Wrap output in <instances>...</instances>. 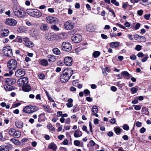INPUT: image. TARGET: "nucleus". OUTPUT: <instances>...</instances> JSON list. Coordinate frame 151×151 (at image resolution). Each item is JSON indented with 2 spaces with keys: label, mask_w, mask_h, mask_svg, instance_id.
I'll return each instance as SVG.
<instances>
[{
  "label": "nucleus",
  "mask_w": 151,
  "mask_h": 151,
  "mask_svg": "<svg viewBox=\"0 0 151 151\" xmlns=\"http://www.w3.org/2000/svg\"><path fill=\"white\" fill-rule=\"evenodd\" d=\"M16 126L18 128L21 129L23 127V123L21 121H17L15 122Z\"/></svg>",
  "instance_id": "obj_19"
},
{
  "label": "nucleus",
  "mask_w": 151,
  "mask_h": 151,
  "mask_svg": "<svg viewBox=\"0 0 151 151\" xmlns=\"http://www.w3.org/2000/svg\"><path fill=\"white\" fill-rule=\"evenodd\" d=\"M51 28L55 31H58L59 30V28L55 25L52 26Z\"/></svg>",
  "instance_id": "obj_49"
},
{
  "label": "nucleus",
  "mask_w": 151,
  "mask_h": 151,
  "mask_svg": "<svg viewBox=\"0 0 151 151\" xmlns=\"http://www.w3.org/2000/svg\"><path fill=\"white\" fill-rule=\"evenodd\" d=\"M38 77L39 79H43L44 78L45 76L44 74L40 73L39 74L38 76Z\"/></svg>",
  "instance_id": "obj_47"
},
{
  "label": "nucleus",
  "mask_w": 151,
  "mask_h": 151,
  "mask_svg": "<svg viewBox=\"0 0 151 151\" xmlns=\"http://www.w3.org/2000/svg\"><path fill=\"white\" fill-rule=\"evenodd\" d=\"M142 47V46L138 45H136L135 49L136 50L139 51L141 50Z\"/></svg>",
  "instance_id": "obj_44"
},
{
  "label": "nucleus",
  "mask_w": 151,
  "mask_h": 151,
  "mask_svg": "<svg viewBox=\"0 0 151 151\" xmlns=\"http://www.w3.org/2000/svg\"><path fill=\"white\" fill-rule=\"evenodd\" d=\"M86 29L89 32H92L94 30L93 25L91 24L87 25L86 26Z\"/></svg>",
  "instance_id": "obj_17"
},
{
  "label": "nucleus",
  "mask_w": 151,
  "mask_h": 151,
  "mask_svg": "<svg viewBox=\"0 0 151 151\" xmlns=\"http://www.w3.org/2000/svg\"><path fill=\"white\" fill-rule=\"evenodd\" d=\"M25 71L21 69H20L15 72L16 76L17 77H21L24 76L25 74Z\"/></svg>",
  "instance_id": "obj_14"
},
{
  "label": "nucleus",
  "mask_w": 151,
  "mask_h": 151,
  "mask_svg": "<svg viewBox=\"0 0 151 151\" xmlns=\"http://www.w3.org/2000/svg\"><path fill=\"white\" fill-rule=\"evenodd\" d=\"M119 42H113L110 44V47L112 48H116L119 46Z\"/></svg>",
  "instance_id": "obj_21"
},
{
  "label": "nucleus",
  "mask_w": 151,
  "mask_h": 151,
  "mask_svg": "<svg viewBox=\"0 0 151 151\" xmlns=\"http://www.w3.org/2000/svg\"><path fill=\"white\" fill-rule=\"evenodd\" d=\"M10 140L11 142L14 143L16 145H19L20 143L18 140L17 139H15L12 138L10 139Z\"/></svg>",
  "instance_id": "obj_32"
},
{
  "label": "nucleus",
  "mask_w": 151,
  "mask_h": 151,
  "mask_svg": "<svg viewBox=\"0 0 151 151\" xmlns=\"http://www.w3.org/2000/svg\"><path fill=\"white\" fill-rule=\"evenodd\" d=\"M150 14H145L144 16V18L146 20H149L150 17Z\"/></svg>",
  "instance_id": "obj_52"
},
{
  "label": "nucleus",
  "mask_w": 151,
  "mask_h": 151,
  "mask_svg": "<svg viewBox=\"0 0 151 151\" xmlns=\"http://www.w3.org/2000/svg\"><path fill=\"white\" fill-rule=\"evenodd\" d=\"M114 130L117 134H119L120 133L121 131L122 130V129L119 127H115L114 128Z\"/></svg>",
  "instance_id": "obj_26"
},
{
  "label": "nucleus",
  "mask_w": 151,
  "mask_h": 151,
  "mask_svg": "<svg viewBox=\"0 0 151 151\" xmlns=\"http://www.w3.org/2000/svg\"><path fill=\"white\" fill-rule=\"evenodd\" d=\"M40 64L42 65L46 66L48 65L47 61L45 59H43L40 61Z\"/></svg>",
  "instance_id": "obj_34"
},
{
  "label": "nucleus",
  "mask_w": 151,
  "mask_h": 151,
  "mask_svg": "<svg viewBox=\"0 0 151 151\" xmlns=\"http://www.w3.org/2000/svg\"><path fill=\"white\" fill-rule=\"evenodd\" d=\"M9 32V30L7 29H5L4 30V31L1 34V35L2 37H6L7 36Z\"/></svg>",
  "instance_id": "obj_29"
},
{
  "label": "nucleus",
  "mask_w": 151,
  "mask_h": 151,
  "mask_svg": "<svg viewBox=\"0 0 151 151\" xmlns=\"http://www.w3.org/2000/svg\"><path fill=\"white\" fill-rule=\"evenodd\" d=\"M83 92L85 96H89L90 95V91L88 89H85L84 90Z\"/></svg>",
  "instance_id": "obj_41"
},
{
  "label": "nucleus",
  "mask_w": 151,
  "mask_h": 151,
  "mask_svg": "<svg viewBox=\"0 0 151 151\" xmlns=\"http://www.w3.org/2000/svg\"><path fill=\"white\" fill-rule=\"evenodd\" d=\"M38 121L39 122L44 121L45 120V116L44 113L40 114L38 116Z\"/></svg>",
  "instance_id": "obj_18"
},
{
  "label": "nucleus",
  "mask_w": 151,
  "mask_h": 151,
  "mask_svg": "<svg viewBox=\"0 0 151 151\" xmlns=\"http://www.w3.org/2000/svg\"><path fill=\"white\" fill-rule=\"evenodd\" d=\"M3 52L6 56L11 57L13 55L12 51L10 46L4 47L3 49Z\"/></svg>",
  "instance_id": "obj_6"
},
{
  "label": "nucleus",
  "mask_w": 151,
  "mask_h": 151,
  "mask_svg": "<svg viewBox=\"0 0 151 151\" xmlns=\"http://www.w3.org/2000/svg\"><path fill=\"white\" fill-rule=\"evenodd\" d=\"M136 56L135 55H131L130 56V59L132 60H134L136 59Z\"/></svg>",
  "instance_id": "obj_56"
},
{
  "label": "nucleus",
  "mask_w": 151,
  "mask_h": 151,
  "mask_svg": "<svg viewBox=\"0 0 151 151\" xmlns=\"http://www.w3.org/2000/svg\"><path fill=\"white\" fill-rule=\"evenodd\" d=\"M66 106L68 108H70L73 106V104L71 103H67L66 104Z\"/></svg>",
  "instance_id": "obj_63"
},
{
  "label": "nucleus",
  "mask_w": 151,
  "mask_h": 151,
  "mask_svg": "<svg viewBox=\"0 0 151 151\" xmlns=\"http://www.w3.org/2000/svg\"><path fill=\"white\" fill-rule=\"evenodd\" d=\"M96 144L93 140H91L89 141L88 146V145H90L91 147H93Z\"/></svg>",
  "instance_id": "obj_43"
},
{
  "label": "nucleus",
  "mask_w": 151,
  "mask_h": 151,
  "mask_svg": "<svg viewBox=\"0 0 151 151\" xmlns=\"http://www.w3.org/2000/svg\"><path fill=\"white\" fill-rule=\"evenodd\" d=\"M100 53L99 51H95L93 53L92 55L94 58H97L100 55Z\"/></svg>",
  "instance_id": "obj_35"
},
{
  "label": "nucleus",
  "mask_w": 151,
  "mask_h": 151,
  "mask_svg": "<svg viewBox=\"0 0 151 151\" xmlns=\"http://www.w3.org/2000/svg\"><path fill=\"white\" fill-rule=\"evenodd\" d=\"M22 87L23 90L24 91L29 92L30 90V87L28 85H27Z\"/></svg>",
  "instance_id": "obj_25"
},
{
  "label": "nucleus",
  "mask_w": 151,
  "mask_h": 151,
  "mask_svg": "<svg viewBox=\"0 0 151 151\" xmlns=\"http://www.w3.org/2000/svg\"><path fill=\"white\" fill-rule=\"evenodd\" d=\"M62 48L64 51L69 52L72 49V45L68 42H63L62 45Z\"/></svg>",
  "instance_id": "obj_7"
},
{
  "label": "nucleus",
  "mask_w": 151,
  "mask_h": 151,
  "mask_svg": "<svg viewBox=\"0 0 151 151\" xmlns=\"http://www.w3.org/2000/svg\"><path fill=\"white\" fill-rule=\"evenodd\" d=\"M29 39L27 37H23V44L25 46L27 42L29 40Z\"/></svg>",
  "instance_id": "obj_36"
},
{
  "label": "nucleus",
  "mask_w": 151,
  "mask_h": 151,
  "mask_svg": "<svg viewBox=\"0 0 151 151\" xmlns=\"http://www.w3.org/2000/svg\"><path fill=\"white\" fill-rule=\"evenodd\" d=\"M49 28V27L46 24H44L41 25L40 26V29L42 30H47Z\"/></svg>",
  "instance_id": "obj_33"
},
{
  "label": "nucleus",
  "mask_w": 151,
  "mask_h": 151,
  "mask_svg": "<svg viewBox=\"0 0 151 151\" xmlns=\"http://www.w3.org/2000/svg\"><path fill=\"white\" fill-rule=\"evenodd\" d=\"M4 89L6 90L11 91L12 90V87L10 85L7 84L4 85Z\"/></svg>",
  "instance_id": "obj_31"
},
{
  "label": "nucleus",
  "mask_w": 151,
  "mask_h": 151,
  "mask_svg": "<svg viewBox=\"0 0 151 151\" xmlns=\"http://www.w3.org/2000/svg\"><path fill=\"white\" fill-rule=\"evenodd\" d=\"M56 147H57L56 145L53 143H50L48 146V148H49L52 149L54 151L56 150Z\"/></svg>",
  "instance_id": "obj_24"
},
{
  "label": "nucleus",
  "mask_w": 151,
  "mask_h": 151,
  "mask_svg": "<svg viewBox=\"0 0 151 151\" xmlns=\"http://www.w3.org/2000/svg\"><path fill=\"white\" fill-rule=\"evenodd\" d=\"M101 36L102 38L104 39H106L107 38V37L106 35L103 34H101Z\"/></svg>",
  "instance_id": "obj_59"
},
{
  "label": "nucleus",
  "mask_w": 151,
  "mask_h": 151,
  "mask_svg": "<svg viewBox=\"0 0 151 151\" xmlns=\"http://www.w3.org/2000/svg\"><path fill=\"white\" fill-rule=\"evenodd\" d=\"M28 82V78L27 77H23L18 80V83L20 86H22L27 85Z\"/></svg>",
  "instance_id": "obj_9"
},
{
  "label": "nucleus",
  "mask_w": 151,
  "mask_h": 151,
  "mask_svg": "<svg viewBox=\"0 0 151 151\" xmlns=\"http://www.w3.org/2000/svg\"><path fill=\"white\" fill-rule=\"evenodd\" d=\"M121 74H122L124 76L126 77V78L127 79H129L130 78L129 77V74L127 71H124L121 73Z\"/></svg>",
  "instance_id": "obj_30"
},
{
  "label": "nucleus",
  "mask_w": 151,
  "mask_h": 151,
  "mask_svg": "<svg viewBox=\"0 0 151 151\" xmlns=\"http://www.w3.org/2000/svg\"><path fill=\"white\" fill-rule=\"evenodd\" d=\"M91 111L92 112V114L93 115H95L96 117L98 116V115L97 114L98 111V109L96 106L95 105L93 106Z\"/></svg>",
  "instance_id": "obj_15"
},
{
  "label": "nucleus",
  "mask_w": 151,
  "mask_h": 151,
  "mask_svg": "<svg viewBox=\"0 0 151 151\" xmlns=\"http://www.w3.org/2000/svg\"><path fill=\"white\" fill-rule=\"evenodd\" d=\"M7 150H9V149L12 148V144L8 143L4 147Z\"/></svg>",
  "instance_id": "obj_39"
},
{
  "label": "nucleus",
  "mask_w": 151,
  "mask_h": 151,
  "mask_svg": "<svg viewBox=\"0 0 151 151\" xmlns=\"http://www.w3.org/2000/svg\"><path fill=\"white\" fill-rule=\"evenodd\" d=\"M62 143L65 145H67L68 143V141L67 139H65L63 142Z\"/></svg>",
  "instance_id": "obj_61"
},
{
  "label": "nucleus",
  "mask_w": 151,
  "mask_h": 151,
  "mask_svg": "<svg viewBox=\"0 0 151 151\" xmlns=\"http://www.w3.org/2000/svg\"><path fill=\"white\" fill-rule=\"evenodd\" d=\"M73 73V70L70 68L65 69L60 76V80L61 82H67Z\"/></svg>",
  "instance_id": "obj_1"
},
{
  "label": "nucleus",
  "mask_w": 151,
  "mask_h": 151,
  "mask_svg": "<svg viewBox=\"0 0 151 151\" xmlns=\"http://www.w3.org/2000/svg\"><path fill=\"white\" fill-rule=\"evenodd\" d=\"M138 90L137 88L135 87L132 88L131 89V91L133 93H135L137 92Z\"/></svg>",
  "instance_id": "obj_42"
},
{
  "label": "nucleus",
  "mask_w": 151,
  "mask_h": 151,
  "mask_svg": "<svg viewBox=\"0 0 151 151\" xmlns=\"http://www.w3.org/2000/svg\"><path fill=\"white\" fill-rule=\"evenodd\" d=\"M5 83L9 85H12L15 83V80H14L12 78H8L5 81Z\"/></svg>",
  "instance_id": "obj_16"
},
{
  "label": "nucleus",
  "mask_w": 151,
  "mask_h": 151,
  "mask_svg": "<svg viewBox=\"0 0 151 151\" xmlns=\"http://www.w3.org/2000/svg\"><path fill=\"white\" fill-rule=\"evenodd\" d=\"M78 81L75 80H74L72 82L73 85L74 86H76L77 84L78 83Z\"/></svg>",
  "instance_id": "obj_62"
},
{
  "label": "nucleus",
  "mask_w": 151,
  "mask_h": 151,
  "mask_svg": "<svg viewBox=\"0 0 151 151\" xmlns=\"http://www.w3.org/2000/svg\"><path fill=\"white\" fill-rule=\"evenodd\" d=\"M46 22L52 24H58V19L52 17H46Z\"/></svg>",
  "instance_id": "obj_11"
},
{
  "label": "nucleus",
  "mask_w": 151,
  "mask_h": 151,
  "mask_svg": "<svg viewBox=\"0 0 151 151\" xmlns=\"http://www.w3.org/2000/svg\"><path fill=\"white\" fill-rule=\"evenodd\" d=\"M0 151H9V150H7L4 146L0 147Z\"/></svg>",
  "instance_id": "obj_55"
},
{
  "label": "nucleus",
  "mask_w": 151,
  "mask_h": 151,
  "mask_svg": "<svg viewBox=\"0 0 151 151\" xmlns=\"http://www.w3.org/2000/svg\"><path fill=\"white\" fill-rule=\"evenodd\" d=\"M74 23L70 21L65 22L64 24V28L65 29L70 30L73 29L74 26Z\"/></svg>",
  "instance_id": "obj_8"
},
{
  "label": "nucleus",
  "mask_w": 151,
  "mask_h": 151,
  "mask_svg": "<svg viewBox=\"0 0 151 151\" xmlns=\"http://www.w3.org/2000/svg\"><path fill=\"white\" fill-rule=\"evenodd\" d=\"M5 23L9 26H14L17 24V22L14 19L8 18L5 21Z\"/></svg>",
  "instance_id": "obj_12"
},
{
  "label": "nucleus",
  "mask_w": 151,
  "mask_h": 151,
  "mask_svg": "<svg viewBox=\"0 0 151 151\" xmlns=\"http://www.w3.org/2000/svg\"><path fill=\"white\" fill-rule=\"evenodd\" d=\"M132 106L134 107V109L136 110H140L141 109V106L140 105H134Z\"/></svg>",
  "instance_id": "obj_45"
},
{
  "label": "nucleus",
  "mask_w": 151,
  "mask_h": 151,
  "mask_svg": "<svg viewBox=\"0 0 151 151\" xmlns=\"http://www.w3.org/2000/svg\"><path fill=\"white\" fill-rule=\"evenodd\" d=\"M47 127L48 129L52 131H55V129L53 126L50 124H49L47 125Z\"/></svg>",
  "instance_id": "obj_37"
},
{
  "label": "nucleus",
  "mask_w": 151,
  "mask_h": 151,
  "mask_svg": "<svg viewBox=\"0 0 151 151\" xmlns=\"http://www.w3.org/2000/svg\"><path fill=\"white\" fill-rule=\"evenodd\" d=\"M34 45V44L33 42L29 40L25 46L28 48H31L33 47Z\"/></svg>",
  "instance_id": "obj_28"
},
{
  "label": "nucleus",
  "mask_w": 151,
  "mask_h": 151,
  "mask_svg": "<svg viewBox=\"0 0 151 151\" xmlns=\"http://www.w3.org/2000/svg\"><path fill=\"white\" fill-rule=\"evenodd\" d=\"M7 65L9 69L11 70H14L17 66L16 60L14 59H11L7 63Z\"/></svg>",
  "instance_id": "obj_5"
},
{
  "label": "nucleus",
  "mask_w": 151,
  "mask_h": 151,
  "mask_svg": "<svg viewBox=\"0 0 151 151\" xmlns=\"http://www.w3.org/2000/svg\"><path fill=\"white\" fill-rule=\"evenodd\" d=\"M82 135L81 132L79 130H76L74 133V136L75 137H81Z\"/></svg>",
  "instance_id": "obj_20"
},
{
  "label": "nucleus",
  "mask_w": 151,
  "mask_h": 151,
  "mask_svg": "<svg viewBox=\"0 0 151 151\" xmlns=\"http://www.w3.org/2000/svg\"><path fill=\"white\" fill-rule=\"evenodd\" d=\"M38 110L37 107L35 106H29L24 108L23 109V112L29 114L32 113Z\"/></svg>",
  "instance_id": "obj_4"
},
{
  "label": "nucleus",
  "mask_w": 151,
  "mask_h": 151,
  "mask_svg": "<svg viewBox=\"0 0 151 151\" xmlns=\"http://www.w3.org/2000/svg\"><path fill=\"white\" fill-rule=\"evenodd\" d=\"M122 127L124 130L126 131H128L129 129V127L126 124H124Z\"/></svg>",
  "instance_id": "obj_46"
},
{
  "label": "nucleus",
  "mask_w": 151,
  "mask_h": 151,
  "mask_svg": "<svg viewBox=\"0 0 151 151\" xmlns=\"http://www.w3.org/2000/svg\"><path fill=\"white\" fill-rule=\"evenodd\" d=\"M64 63L66 65L70 66L73 64V59L70 57H66L64 60Z\"/></svg>",
  "instance_id": "obj_13"
},
{
  "label": "nucleus",
  "mask_w": 151,
  "mask_h": 151,
  "mask_svg": "<svg viewBox=\"0 0 151 151\" xmlns=\"http://www.w3.org/2000/svg\"><path fill=\"white\" fill-rule=\"evenodd\" d=\"M15 131V129H10L9 131V133L10 135L13 136Z\"/></svg>",
  "instance_id": "obj_40"
},
{
  "label": "nucleus",
  "mask_w": 151,
  "mask_h": 151,
  "mask_svg": "<svg viewBox=\"0 0 151 151\" xmlns=\"http://www.w3.org/2000/svg\"><path fill=\"white\" fill-rule=\"evenodd\" d=\"M128 5V3L127 2L123 3L122 8L125 9Z\"/></svg>",
  "instance_id": "obj_53"
},
{
  "label": "nucleus",
  "mask_w": 151,
  "mask_h": 151,
  "mask_svg": "<svg viewBox=\"0 0 151 151\" xmlns=\"http://www.w3.org/2000/svg\"><path fill=\"white\" fill-rule=\"evenodd\" d=\"M143 13V11L142 9H140L137 11L138 14L140 16H141Z\"/></svg>",
  "instance_id": "obj_51"
},
{
  "label": "nucleus",
  "mask_w": 151,
  "mask_h": 151,
  "mask_svg": "<svg viewBox=\"0 0 151 151\" xmlns=\"http://www.w3.org/2000/svg\"><path fill=\"white\" fill-rule=\"evenodd\" d=\"M16 41L20 43L23 42V37L18 36L16 39Z\"/></svg>",
  "instance_id": "obj_38"
},
{
  "label": "nucleus",
  "mask_w": 151,
  "mask_h": 151,
  "mask_svg": "<svg viewBox=\"0 0 151 151\" xmlns=\"http://www.w3.org/2000/svg\"><path fill=\"white\" fill-rule=\"evenodd\" d=\"M74 145L77 146H79L80 144V142L79 140H75L74 142Z\"/></svg>",
  "instance_id": "obj_48"
},
{
  "label": "nucleus",
  "mask_w": 151,
  "mask_h": 151,
  "mask_svg": "<svg viewBox=\"0 0 151 151\" xmlns=\"http://www.w3.org/2000/svg\"><path fill=\"white\" fill-rule=\"evenodd\" d=\"M77 107V105H76V106H74L73 107V108L74 109H73V112L75 113L78 111V110L76 109Z\"/></svg>",
  "instance_id": "obj_57"
},
{
  "label": "nucleus",
  "mask_w": 151,
  "mask_h": 151,
  "mask_svg": "<svg viewBox=\"0 0 151 151\" xmlns=\"http://www.w3.org/2000/svg\"><path fill=\"white\" fill-rule=\"evenodd\" d=\"M27 13L30 16L36 18H40L42 15V13L36 9H27Z\"/></svg>",
  "instance_id": "obj_3"
},
{
  "label": "nucleus",
  "mask_w": 151,
  "mask_h": 151,
  "mask_svg": "<svg viewBox=\"0 0 151 151\" xmlns=\"http://www.w3.org/2000/svg\"><path fill=\"white\" fill-rule=\"evenodd\" d=\"M71 39L73 42L77 43L82 40V37L80 34H77L72 36Z\"/></svg>",
  "instance_id": "obj_10"
},
{
  "label": "nucleus",
  "mask_w": 151,
  "mask_h": 151,
  "mask_svg": "<svg viewBox=\"0 0 151 151\" xmlns=\"http://www.w3.org/2000/svg\"><path fill=\"white\" fill-rule=\"evenodd\" d=\"M111 90L114 92L116 91L117 90L116 87L114 86H112L111 87Z\"/></svg>",
  "instance_id": "obj_60"
},
{
  "label": "nucleus",
  "mask_w": 151,
  "mask_h": 151,
  "mask_svg": "<svg viewBox=\"0 0 151 151\" xmlns=\"http://www.w3.org/2000/svg\"><path fill=\"white\" fill-rule=\"evenodd\" d=\"M12 10L14 15L18 17L22 18L25 16V11L16 5H14L13 6Z\"/></svg>",
  "instance_id": "obj_2"
},
{
  "label": "nucleus",
  "mask_w": 151,
  "mask_h": 151,
  "mask_svg": "<svg viewBox=\"0 0 151 151\" xmlns=\"http://www.w3.org/2000/svg\"><path fill=\"white\" fill-rule=\"evenodd\" d=\"M4 7L1 4H0V14H2L4 10Z\"/></svg>",
  "instance_id": "obj_54"
},
{
  "label": "nucleus",
  "mask_w": 151,
  "mask_h": 151,
  "mask_svg": "<svg viewBox=\"0 0 151 151\" xmlns=\"http://www.w3.org/2000/svg\"><path fill=\"white\" fill-rule=\"evenodd\" d=\"M47 58H48V60L49 62H54L56 60L55 57L53 55H48L47 56Z\"/></svg>",
  "instance_id": "obj_22"
},
{
  "label": "nucleus",
  "mask_w": 151,
  "mask_h": 151,
  "mask_svg": "<svg viewBox=\"0 0 151 151\" xmlns=\"http://www.w3.org/2000/svg\"><path fill=\"white\" fill-rule=\"evenodd\" d=\"M52 51L54 54L57 55H60L61 53L60 51L57 48H55L53 49Z\"/></svg>",
  "instance_id": "obj_27"
},
{
  "label": "nucleus",
  "mask_w": 151,
  "mask_h": 151,
  "mask_svg": "<svg viewBox=\"0 0 151 151\" xmlns=\"http://www.w3.org/2000/svg\"><path fill=\"white\" fill-rule=\"evenodd\" d=\"M21 136V132L19 131L15 130L13 137L14 138H19Z\"/></svg>",
  "instance_id": "obj_23"
},
{
  "label": "nucleus",
  "mask_w": 151,
  "mask_h": 151,
  "mask_svg": "<svg viewBox=\"0 0 151 151\" xmlns=\"http://www.w3.org/2000/svg\"><path fill=\"white\" fill-rule=\"evenodd\" d=\"M137 56L139 58L142 57L144 56V54L142 52H140L137 54Z\"/></svg>",
  "instance_id": "obj_58"
},
{
  "label": "nucleus",
  "mask_w": 151,
  "mask_h": 151,
  "mask_svg": "<svg viewBox=\"0 0 151 151\" xmlns=\"http://www.w3.org/2000/svg\"><path fill=\"white\" fill-rule=\"evenodd\" d=\"M149 57L147 55H146L145 57L141 61L142 62H144L146 61L148 58Z\"/></svg>",
  "instance_id": "obj_50"
},
{
  "label": "nucleus",
  "mask_w": 151,
  "mask_h": 151,
  "mask_svg": "<svg viewBox=\"0 0 151 151\" xmlns=\"http://www.w3.org/2000/svg\"><path fill=\"white\" fill-rule=\"evenodd\" d=\"M146 129L144 127H142L140 130V132L141 133H143L145 131Z\"/></svg>",
  "instance_id": "obj_64"
}]
</instances>
